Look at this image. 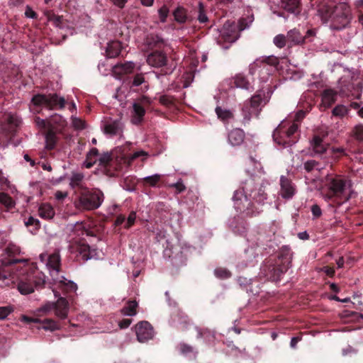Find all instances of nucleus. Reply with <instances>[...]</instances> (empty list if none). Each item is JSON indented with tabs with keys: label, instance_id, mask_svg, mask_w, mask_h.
Segmentation results:
<instances>
[{
	"label": "nucleus",
	"instance_id": "nucleus-1",
	"mask_svg": "<svg viewBox=\"0 0 363 363\" xmlns=\"http://www.w3.org/2000/svg\"><path fill=\"white\" fill-rule=\"evenodd\" d=\"M267 198L263 186L256 184L250 178L241 189L234 192L233 201L237 212L244 216H253L260 213V206L264 203Z\"/></svg>",
	"mask_w": 363,
	"mask_h": 363
},
{
	"label": "nucleus",
	"instance_id": "nucleus-2",
	"mask_svg": "<svg viewBox=\"0 0 363 363\" xmlns=\"http://www.w3.org/2000/svg\"><path fill=\"white\" fill-rule=\"evenodd\" d=\"M325 185L327 191L322 193V197L332 207L340 206L352 197V184L347 178L340 175H327Z\"/></svg>",
	"mask_w": 363,
	"mask_h": 363
},
{
	"label": "nucleus",
	"instance_id": "nucleus-3",
	"mask_svg": "<svg viewBox=\"0 0 363 363\" xmlns=\"http://www.w3.org/2000/svg\"><path fill=\"white\" fill-rule=\"evenodd\" d=\"M275 143L282 148H286L296 144L298 140V125L282 121L273 132Z\"/></svg>",
	"mask_w": 363,
	"mask_h": 363
},
{
	"label": "nucleus",
	"instance_id": "nucleus-4",
	"mask_svg": "<svg viewBox=\"0 0 363 363\" xmlns=\"http://www.w3.org/2000/svg\"><path fill=\"white\" fill-rule=\"evenodd\" d=\"M4 251L7 257L1 259L0 286H10V284L13 283L14 276L10 272V269H8L10 265L20 262H26V259L14 258L15 255L20 253V248L17 245L9 243Z\"/></svg>",
	"mask_w": 363,
	"mask_h": 363
},
{
	"label": "nucleus",
	"instance_id": "nucleus-5",
	"mask_svg": "<svg viewBox=\"0 0 363 363\" xmlns=\"http://www.w3.org/2000/svg\"><path fill=\"white\" fill-rule=\"evenodd\" d=\"M31 104L30 109L36 113H40L38 108L41 106L49 110L62 109L65 106V99L56 94H36L32 98Z\"/></svg>",
	"mask_w": 363,
	"mask_h": 363
},
{
	"label": "nucleus",
	"instance_id": "nucleus-6",
	"mask_svg": "<svg viewBox=\"0 0 363 363\" xmlns=\"http://www.w3.org/2000/svg\"><path fill=\"white\" fill-rule=\"evenodd\" d=\"M267 99L264 92L258 91L251 99L246 101L242 108L243 123H247L254 116L258 117L262 107L267 104Z\"/></svg>",
	"mask_w": 363,
	"mask_h": 363
},
{
	"label": "nucleus",
	"instance_id": "nucleus-7",
	"mask_svg": "<svg viewBox=\"0 0 363 363\" xmlns=\"http://www.w3.org/2000/svg\"><path fill=\"white\" fill-rule=\"evenodd\" d=\"M351 10L346 3L337 4L329 16L330 28L333 30H341L345 28L351 21Z\"/></svg>",
	"mask_w": 363,
	"mask_h": 363
},
{
	"label": "nucleus",
	"instance_id": "nucleus-8",
	"mask_svg": "<svg viewBox=\"0 0 363 363\" xmlns=\"http://www.w3.org/2000/svg\"><path fill=\"white\" fill-rule=\"evenodd\" d=\"M104 201V194L98 190H87L82 192L77 200V206L84 210L99 208Z\"/></svg>",
	"mask_w": 363,
	"mask_h": 363
},
{
	"label": "nucleus",
	"instance_id": "nucleus-9",
	"mask_svg": "<svg viewBox=\"0 0 363 363\" xmlns=\"http://www.w3.org/2000/svg\"><path fill=\"white\" fill-rule=\"evenodd\" d=\"M40 262L44 264L49 270L52 279H59V272L60 268V256L59 252H55L52 254L42 253L39 256Z\"/></svg>",
	"mask_w": 363,
	"mask_h": 363
},
{
	"label": "nucleus",
	"instance_id": "nucleus-10",
	"mask_svg": "<svg viewBox=\"0 0 363 363\" xmlns=\"http://www.w3.org/2000/svg\"><path fill=\"white\" fill-rule=\"evenodd\" d=\"M274 67L267 62V59H257L250 65L249 72L252 75H257L262 82H266Z\"/></svg>",
	"mask_w": 363,
	"mask_h": 363
},
{
	"label": "nucleus",
	"instance_id": "nucleus-11",
	"mask_svg": "<svg viewBox=\"0 0 363 363\" xmlns=\"http://www.w3.org/2000/svg\"><path fill=\"white\" fill-rule=\"evenodd\" d=\"M238 38L239 35L235 23L230 21L225 23L220 30V38L228 43V45H223L222 48L223 49H228Z\"/></svg>",
	"mask_w": 363,
	"mask_h": 363
},
{
	"label": "nucleus",
	"instance_id": "nucleus-12",
	"mask_svg": "<svg viewBox=\"0 0 363 363\" xmlns=\"http://www.w3.org/2000/svg\"><path fill=\"white\" fill-rule=\"evenodd\" d=\"M279 195L286 200L291 199L296 193V185L286 176H281L279 180Z\"/></svg>",
	"mask_w": 363,
	"mask_h": 363
},
{
	"label": "nucleus",
	"instance_id": "nucleus-13",
	"mask_svg": "<svg viewBox=\"0 0 363 363\" xmlns=\"http://www.w3.org/2000/svg\"><path fill=\"white\" fill-rule=\"evenodd\" d=\"M137 339L140 342H145L152 339L154 336V330L152 325L147 321H141L135 325Z\"/></svg>",
	"mask_w": 363,
	"mask_h": 363
},
{
	"label": "nucleus",
	"instance_id": "nucleus-14",
	"mask_svg": "<svg viewBox=\"0 0 363 363\" xmlns=\"http://www.w3.org/2000/svg\"><path fill=\"white\" fill-rule=\"evenodd\" d=\"M284 251L285 252V255H282L281 257H279V259H284L285 261L284 264L278 267H273L272 269V272H273V273L272 274L270 277L273 280H278L280 278L281 275L286 272L291 262L292 255L290 249L286 247L284 249Z\"/></svg>",
	"mask_w": 363,
	"mask_h": 363
},
{
	"label": "nucleus",
	"instance_id": "nucleus-15",
	"mask_svg": "<svg viewBox=\"0 0 363 363\" xmlns=\"http://www.w3.org/2000/svg\"><path fill=\"white\" fill-rule=\"evenodd\" d=\"M77 257L84 262L91 259L98 258V252L95 248H91L89 245L82 242L76 246Z\"/></svg>",
	"mask_w": 363,
	"mask_h": 363
},
{
	"label": "nucleus",
	"instance_id": "nucleus-16",
	"mask_svg": "<svg viewBox=\"0 0 363 363\" xmlns=\"http://www.w3.org/2000/svg\"><path fill=\"white\" fill-rule=\"evenodd\" d=\"M123 123L121 120L109 121L104 126V132L110 137L121 136L123 131Z\"/></svg>",
	"mask_w": 363,
	"mask_h": 363
},
{
	"label": "nucleus",
	"instance_id": "nucleus-17",
	"mask_svg": "<svg viewBox=\"0 0 363 363\" xmlns=\"http://www.w3.org/2000/svg\"><path fill=\"white\" fill-rule=\"evenodd\" d=\"M147 62L153 67H162L166 65L167 55L161 51H155L149 54L147 57Z\"/></svg>",
	"mask_w": 363,
	"mask_h": 363
},
{
	"label": "nucleus",
	"instance_id": "nucleus-18",
	"mask_svg": "<svg viewBox=\"0 0 363 363\" xmlns=\"http://www.w3.org/2000/svg\"><path fill=\"white\" fill-rule=\"evenodd\" d=\"M143 45L149 50L161 48L164 46L165 41L160 35L150 33L145 38Z\"/></svg>",
	"mask_w": 363,
	"mask_h": 363
},
{
	"label": "nucleus",
	"instance_id": "nucleus-19",
	"mask_svg": "<svg viewBox=\"0 0 363 363\" xmlns=\"http://www.w3.org/2000/svg\"><path fill=\"white\" fill-rule=\"evenodd\" d=\"M245 133L240 128H235L228 135V143L232 146H239L244 142Z\"/></svg>",
	"mask_w": 363,
	"mask_h": 363
},
{
	"label": "nucleus",
	"instance_id": "nucleus-20",
	"mask_svg": "<svg viewBox=\"0 0 363 363\" xmlns=\"http://www.w3.org/2000/svg\"><path fill=\"white\" fill-rule=\"evenodd\" d=\"M69 312V303L65 298L60 297L55 302V315L65 319Z\"/></svg>",
	"mask_w": 363,
	"mask_h": 363
},
{
	"label": "nucleus",
	"instance_id": "nucleus-21",
	"mask_svg": "<svg viewBox=\"0 0 363 363\" xmlns=\"http://www.w3.org/2000/svg\"><path fill=\"white\" fill-rule=\"evenodd\" d=\"M145 113V108L140 103H133L130 121L134 125L140 124Z\"/></svg>",
	"mask_w": 363,
	"mask_h": 363
},
{
	"label": "nucleus",
	"instance_id": "nucleus-22",
	"mask_svg": "<svg viewBox=\"0 0 363 363\" xmlns=\"http://www.w3.org/2000/svg\"><path fill=\"white\" fill-rule=\"evenodd\" d=\"M328 145L319 135H314L310 140V147L315 154H323L328 149Z\"/></svg>",
	"mask_w": 363,
	"mask_h": 363
},
{
	"label": "nucleus",
	"instance_id": "nucleus-23",
	"mask_svg": "<svg viewBox=\"0 0 363 363\" xmlns=\"http://www.w3.org/2000/svg\"><path fill=\"white\" fill-rule=\"evenodd\" d=\"M337 92L333 89H325L321 94V105L325 108L330 107L337 99Z\"/></svg>",
	"mask_w": 363,
	"mask_h": 363
},
{
	"label": "nucleus",
	"instance_id": "nucleus-24",
	"mask_svg": "<svg viewBox=\"0 0 363 363\" xmlns=\"http://www.w3.org/2000/svg\"><path fill=\"white\" fill-rule=\"evenodd\" d=\"M280 7L295 16L298 15L301 12L298 0H281Z\"/></svg>",
	"mask_w": 363,
	"mask_h": 363
},
{
	"label": "nucleus",
	"instance_id": "nucleus-25",
	"mask_svg": "<svg viewBox=\"0 0 363 363\" xmlns=\"http://www.w3.org/2000/svg\"><path fill=\"white\" fill-rule=\"evenodd\" d=\"M5 121L8 124V128H6L5 130L11 133H13L14 129L21 123V118L16 114L11 113L5 114Z\"/></svg>",
	"mask_w": 363,
	"mask_h": 363
},
{
	"label": "nucleus",
	"instance_id": "nucleus-26",
	"mask_svg": "<svg viewBox=\"0 0 363 363\" xmlns=\"http://www.w3.org/2000/svg\"><path fill=\"white\" fill-rule=\"evenodd\" d=\"M121 48L122 46L119 41H111L108 43V45L106 47V56L109 58H113L117 57L121 51Z\"/></svg>",
	"mask_w": 363,
	"mask_h": 363
},
{
	"label": "nucleus",
	"instance_id": "nucleus-27",
	"mask_svg": "<svg viewBox=\"0 0 363 363\" xmlns=\"http://www.w3.org/2000/svg\"><path fill=\"white\" fill-rule=\"evenodd\" d=\"M287 41L292 45H298L304 42V38L298 30L294 28L287 33Z\"/></svg>",
	"mask_w": 363,
	"mask_h": 363
},
{
	"label": "nucleus",
	"instance_id": "nucleus-28",
	"mask_svg": "<svg viewBox=\"0 0 363 363\" xmlns=\"http://www.w3.org/2000/svg\"><path fill=\"white\" fill-rule=\"evenodd\" d=\"M24 319L26 320L28 322L42 323V328L44 329L45 330L54 331L58 329L57 323L52 319H45L44 320H40L37 318L33 319L26 317H24Z\"/></svg>",
	"mask_w": 363,
	"mask_h": 363
},
{
	"label": "nucleus",
	"instance_id": "nucleus-29",
	"mask_svg": "<svg viewBox=\"0 0 363 363\" xmlns=\"http://www.w3.org/2000/svg\"><path fill=\"white\" fill-rule=\"evenodd\" d=\"M38 214L43 219H51L55 216V211L51 205L43 203L38 208Z\"/></svg>",
	"mask_w": 363,
	"mask_h": 363
},
{
	"label": "nucleus",
	"instance_id": "nucleus-30",
	"mask_svg": "<svg viewBox=\"0 0 363 363\" xmlns=\"http://www.w3.org/2000/svg\"><path fill=\"white\" fill-rule=\"evenodd\" d=\"M174 21L179 23H184L187 21V10L182 6H178L172 13Z\"/></svg>",
	"mask_w": 363,
	"mask_h": 363
},
{
	"label": "nucleus",
	"instance_id": "nucleus-31",
	"mask_svg": "<svg viewBox=\"0 0 363 363\" xmlns=\"http://www.w3.org/2000/svg\"><path fill=\"white\" fill-rule=\"evenodd\" d=\"M55 281L59 283V287L67 291L76 292L77 290V284L72 281H67L63 276L59 277V279Z\"/></svg>",
	"mask_w": 363,
	"mask_h": 363
},
{
	"label": "nucleus",
	"instance_id": "nucleus-32",
	"mask_svg": "<svg viewBox=\"0 0 363 363\" xmlns=\"http://www.w3.org/2000/svg\"><path fill=\"white\" fill-rule=\"evenodd\" d=\"M17 289L23 295L30 294L34 291V286L30 280H20Z\"/></svg>",
	"mask_w": 363,
	"mask_h": 363
},
{
	"label": "nucleus",
	"instance_id": "nucleus-33",
	"mask_svg": "<svg viewBox=\"0 0 363 363\" xmlns=\"http://www.w3.org/2000/svg\"><path fill=\"white\" fill-rule=\"evenodd\" d=\"M138 303L135 301H129L121 310V313L125 316H134L136 315V308H138Z\"/></svg>",
	"mask_w": 363,
	"mask_h": 363
},
{
	"label": "nucleus",
	"instance_id": "nucleus-34",
	"mask_svg": "<svg viewBox=\"0 0 363 363\" xmlns=\"http://www.w3.org/2000/svg\"><path fill=\"white\" fill-rule=\"evenodd\" d=\"M235 86L243 89L249 90L252 88L250 83L242 74H237L233 79Z\"/></svg>",
	"mask_w": 363,
	"mask_h": 363
},
{
	"label": "nucleus",
	"instance_id": "nucleus-35",
	"mask_svg": "<svg viewBox=\"0 0 363 363\" xmlns=\"http://www.w3.org/2000/svg\"><path fill=\"white\" fill-rule=\"evenodd\" d=\"M229 226L235 233L242 235L245 232L246 227L243 222H239L235 217L229 220Z\"/></svg>",
	"mask_w": 363,
	"mask_h": 363
},
{
	"label": "nucleus",
	"instance_id": "nucleus-36",
	"mask_svg": "<svg viewBox=\"0 0 363 363\" xmlns=\"http://www.w3.org/2000/svg\"><path fill=\"white\" fill-rule=\"evenodd\" d=\"M57 138L56 134L53 131L49 130L45 134V148L48 150L54 149L57 143Z\"/></svg>",
	"mask_w": 363,
	"mask_h": 363
},
{
	"label": "nucleus",
	"instance_id": "nucleus-37",
	"mask_svg": "<svg viewBox=\"0 0 363 363\" xmlns=\"http://www.w3.org/2000/svg\"><path fill=\"white\" fill-rule=\"evenodd\" d=\"M0 203L3 204L8 210L15 206L13 199L6 193H0Z\"/></svg>",
	"mask_w": 363,
	"mask_h": 363
},
{
	"label": "nucleus",
	"instance_id": "nucleus-38",
	"mask_svg": "<svg viewBox=\"0 0 363 363\" xmlns=\"http://www.w3.org/2000/svg\"><path fill=\"white\" fill-rule=\"evenodd\" d=\"M162 178V175L160 174H155L153 175L147 176L143 178L145 184L149 185L152 187L157 186Z\"/></svg>",
	"mask_w": 363,
	"mask_h": 363
},
{
	"label": "nucleus",
	"instance_id": "nucleus-39",
	"mask_svg": "<svg viewBox=\"0 0 363 363\" xmlns=\"http://www.w3.org/2000/svg\"><path fill=\"white\" fill-rule=\"evenodd\" d=\"M84 178V175L82 172H73L70 178V186L72 188L79 186Z\"/></svg>",
	"mask_w": 363,
	"mask_h": 363
},
{
	"label": "nucleus",
	"instance_id": "nucleus-40",
	"mask_svg": "<svg viewBox=\"0 0 363 363\" xmlns=\"http://www.w3.org/2000/svg\"><path fill=\"white\" fill-rule=\"evenodd\" d=\"M135 63L130 61L125 62L116 67V71L120 70L124 74L131 73L135 68Z\"/></svg>",
	"mask_w": 363,
	"mask_h": 363
},
{
	"label": "nucleus",
	"instance_id": "nucleus-41",
	"mask_svg": "<svg viewBox=\"0 0 363 363\" xmlns=\"http://www.w3.org/2000/svg\"><path fill=\"white\" fill-rule=\"evenodd\" d=\"M304 169L308 172H312L313 170H320L322 167L320 164L314 160H310L303 163Z\"/></svg>",
	"mask_w": 363,
	"mask_h": 363
},
{
	"label": "nucleus",
	"instance_id": "nucleus-42",
	"mask_svg": "<svg viewBox=\"0 0 363 363\" xmlns=\"http://www.w3.org/2000/svg\"><path fill=\"white\" fill-rule=\"evenodd\" d=\"M216 113L219 118L223 121H228L233 118V113L228 109H223L220 107H216Z\"/></svg>",
	"mask_w": 363,
	"mask_h": 363
},
{
	"label": "nucleus",
	"instance_id": "nucleus-43",
	"mask_svg": "<svg viewBox=\"0 0 363 363\" xmlns=\"http://www.w3.org/2000/svg\"><path fill=\"white\" fill-rule=\"evenodd\" d=\"M352 135L356 140L363 143V123H359L354 126Z\"/></svg>",
	"mask_w": 363,
	"mask_h": 363
},
{
	"label": "nucleus",
	"instance_id": "nucleus-44",
	"mask_svg": "<svg viewBox=\"0 0 363 363\" xmlns=\"http://www.w3.org/2000/svg\"><path fill=\"white\" fill-rule=\"evenodd\" d=\"M349 112V109L347 106L344 105H337L336 106L332 113L335 116L342 118L346 116Z\"/></svg>",
	"mask_w": 363,
	"mask_h": 363
},
{
	"label": "nucleus",
	"instance_id": "nucleus-45",
	"mask_svg": "<svg viewBox=\"0 0 363 363\" xmlns=\"http://www.w3.org/2000/svg\"><path fill=\"white\" fill-rule=\"evenodd\" d=\"M74 233H76L80 236L92 235L91 232L86 228L85 225L83 223H79V224L77 223L74 226Z\"/></svg>",
	"mask_w": 363,
	"mask_h": 363
},
{
	"label": "nucleus",
	"instance_id": "nucleus-46",
	"mask_svg": "<svg viewBox=\"0 0 363 363\" xmlns=\"http://www.w3.org/2000/svg\"><path fill=\"white\" fill-rule=\"evenodd\" d=\"M25 225L26 227H32L33 228L30 229V232L32 233H35L36 230L40 228V222L38 219L30 216L27 220L25 221Z\"/></svg>",
	"mask_w": 363,
	"mask_h": 363
},
{
	"label": "nucleus",
	"instance_id": "nucleus-47",
	"mask_svg": "<svg viewBox=\"0 0 363 363\" xmlns=\"http://www.w3.org/2000/svg\"><path fill=\"white\" fill-rule=\"evenodd\" d=\"M158 15L161 23H165L169 13V9L167 5H163L158 9Z\"/></svg>",
	"mask_w": 363,
	"mask_h": 363
},
{
	"label": "nucleus",
	"instance_id": "nucleus-48",
	"mask_svg": "<svg viewBox=\"0 0 363 363\" xmlns=\"http://www.w3.org/2000/svg\"><path fill=\"white\" fill-rule=\"evenodd\" d=\"M287 41V38L283 34H279L274 38V44L279 48H283Z\"/></svg>",
	"mask_w": 363,
	"mask_h": 363
},
{
	"label": "nucleus",
	"instance_id": "nucleus-49",
	"mask_svg": "<svg viewBox=\"0 0 363 363\" xmlns=\"http://www.w3.org/2000/svg\"><path fill=\"white\" fill-rule=\"evenodd\" d=\"M178 325L177 328L181 330H186L188 329V326L190 325L189 319L185 315L178 316Z\"/></svg>",
	"mask_w": 363,
	"mask_h": 363
},
{
	"label": "nucleus",
	"instance_id": "nucleus-50",
	"mask_svg": "<svg viewBox=\"0 0 363 363\" xmlns=\"http://www.w3.org/2000/svg\"><path fill=\"white\" fill-rule=\"evenodd\" d=\"M198 20L200 23H204L208 21V16L204 11L203 5L201 2L199 3V15Z\"/></svg>",
	"mask_w": 363,
	"mask_h": 363
},
{
	"label": "nucleus",
	"instance_id": "nucleus-51",
	"mask_svg": "<svg viewBox=\"0 0 363 363\" xmlns=\"http://www.w3.org/2000/svg\"><path fill=\"white\" fill-rule=\"evenodd\" d=\"M53 310L55 311V303L49 301L45 303L43 306H42L39 308L38 311L47 314Z\"/></svg>",
	"mask_w": 363,
	"mask_h": 363
},
{
	"label": "nucleus",
	"instance_id": "nucleus-52",
	"mask_svg": "<svg viewBox=\"0 0 363 363\" xmlns=\"http://www.w3.org/2000/svg\"><path fill=\"white\" fill-rule=\"evenodd\" d=\"M214 274L220 279H227L230 277V272L223 268H218L214 270Z\"/></svg>",
	"mask_w": 363,
	"mask_h": 363
},
{
	"label": "nucleus",
	"instance_id": "nucleus-53",
	"mask_svg": "<svg viewBox=\"0 0 363 363\" xmlns=\"http://www.w3.org/2000/svg\"><path fill=\"white\" fill-rule=\"evenodd\" d=\"M72 124L75 129L82 130L85 128V123L81 118L72 116Z\"/></svg>",
	"mask_w": 363,
	"mask_h": 363
},
{
	"label": "nucleus",
	"instance_id": "nucleus-54",
	"mask_svg": "<svg viewBox=\"0 0 363 363\" xmlns=\"http://www.w3.org/2000/svg\"><path fill=\"white\" fill-rule=\"evenodd\" d=\"M171 188H174L177 194H180L186 189L185 185L183 184L182 180L180 179L176 183L169 184Z\"/></svg>",
	"mask_w": 363,
	"mask_h": 363
},
{
	"label": "nucleus",
	"instance_id": "nucleus-55",
	"mask_svg": "<svg viewBox=\"0 0 363 363\" xmlns=\"http://www.w3.org/2000/svg\"><path fill=\"white\" fill-rule=\"evenodd\" d=\"M145 83L144 74H136L132 81L133 86H138L143 84Z\"/></svg>",
	"mask_w": 363,
	"mask_h": 363
},
{
	"label": "nucleus",
	"instance_id": "nucleus-56",
	"mask_svg": "<svg viewBox=\"0 0 363 363\" xmlns=\"http://www.w3.org/2000/svg\"><path fill=\"white\" fill-rule=\"evenodd\" d=\"M13 311V308L9 306L0 307V320L5 319Z\"/></svg>",
	"mask_w": 363,
	"mask_h": 363
},
{
	"label": "nucleus",
	"instance_id": "nucleus-57",
	"mask_svg": "<svg viewBox=\"0 0 363 363\" xmlns=\"http://www.w3.org/2000/svg\"><path fill=\"white\" fill-rule=\"evenodd\" d=\"M111 160V155L108 152H105L101 155H99L97 161L99 165H106Z\"/></svg>",
	"mask_w": 363,
	"mask_h": 363
},
{
	"label": "nucleus",
	"instance_id": "nucleus-58",
	"mask_svg": "<svg viewBox=\"0 0 363 363\" xmlns=\"http://www.w3.org/2000/svg\"><path fill=\"white\" fill-rule=\"evenodd\" d=\"M160 103L164 106H169L173 103V98L169 95H162L159 98Z\"/></svg>",
	"mask_w": 363,
	"mask_h": 363
},
{
	"label": "nucleus",
	"instance_id": "nucleus-59",
	"mask_svg": "<svg viewBox=\"0 0 363 363\" xmlns=\"http://www.w3.org/2000/svg\"><path fill=\"white\" fill-rule=\"evenodd\" d=\"M99 151L96 148L93 147L91 148L89 152L87 153L86 157L87 160H96L97 161L99 157Z\"/></svg>",
	"mask_w": 363,
	"mask_h": 363
},
{
	"label": "nucleus",
	"instance_id": "nucleus-60",
	"mask_svg": "<svg viewBox=\"0 0 363 363\" xmlns=\"http://www.w3.org/2000/svg\"><path fill=\"white\" fill-rule=\"evenodd\" d=\"M135 219H136L135 212H134V211L130 212V213L129 214V216L128 217L127 222L125 223V227L127 228H130L131 225H133L134 224Z\"/></svg>",
	"mask_w": 363,
	"mask_h": 363
},
{
	"label": "nucleus",
	"instance_id": "nucleus-61",
	"mask_svg": "<svg viewBox=\"0 0 363 363\" xmlns=\"http://www.w3.org/2000/svg\"><path fill=\"white\" fill-rule=\"evenodd\" d=\"M345 82L343 78H341L339 82L340 85V91L342 94H347V92L351 91L352 86L350 85H342V84Z\"/></svg>",
	"mask_w": 363,
	"mask_h": 363
},
{
	"label": "nucleus",
	"instance_id": "nucleus-62",
	"mask_svg": "<svg viewBox=\"0 0 363 363\" xmlns=\"http://www.w3.org/2000/svg\"><path fill=\"white\" fill-rule=\"evenodd\" d=\"M311 212L314 218H318L322 215V211L320 206L317 204L311 206Z\"/></svg>",
	"mask_w": 363,
	"mask_h": 363
},
{
	"label": "nucleus",
	"instance_id": "nucleus-63",
	"mask_svg": "<svg viewBox=\"0 0 363 363\" xmlns=\"http://www.w3.org/2000/svg\"><path fill=\"white\" fill-rule=\"evenodd\" d=\"M196 330L197 331V337L198 338L203 337L206 335H210L211 333V330L207 328L201 329L198 327H196Z\"/></svg>",
	"mask_w": 363,
	"mask_h": 363
},
{
	"label": "nucleus",
	"instance_id": "nucleus-64",
	"mask_svg": "<svg viewBox=\"0 0 363 363\" xmlns=\"http://www.w3.org/2000/svg\"><path fill=\"white\" fill-rule=\"evenodd\" d=\"M319 271L325 272L330 277H333L334 274H335V269H334V268L330 267H328V266L323 267L320 268L319 269Z\"/></svg>",
	"mask_w": 363,
	"mask_h": 363
}]
</instances>
